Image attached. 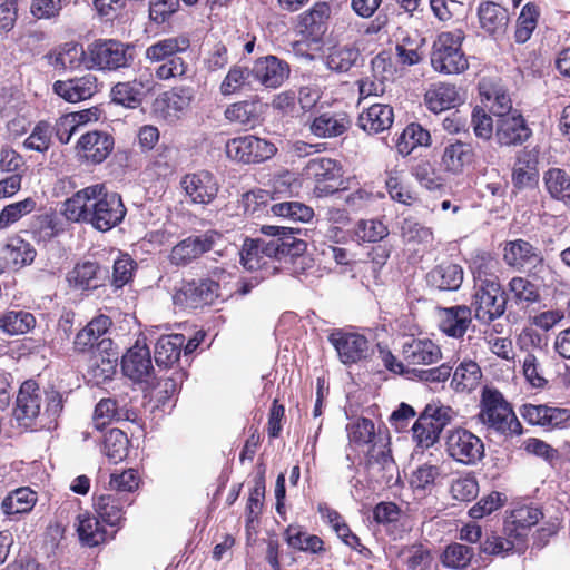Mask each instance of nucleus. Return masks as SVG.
<instances>
[{
	"label": "nucleus",
	"instance_id": "nucleus-1",
	"mask_svg": "<svg viewBox=\"0 0 570 570\" xmlns=\"http://www.w3.org/2000/svg\"><path fill=\"white\" fill-rule=\"evenodd\" d=\"M126 212L120 195L108 193L102 184L78 190L65 200L62 207V215L68 220L89 224L99 232H108L119 225Z\"/></svg>",
	"mask_w": 570,
	"mask_h": 570
},
{
	"label": "nucleus",
	"instance_id": "nucleus-2",
	"mask_svg": "<svg viewBox=\"0 0 570 570\" xmlns=\"http://www.w3.org/2000/svg\"><path fill=\"white\" fill-rule=\"evenodd\" d=\"M62 409V395L58 391H46L36 381L27 380L18 391L13 416L20 426L31 428L41 415L55 420Z\"/></svg>",
	"mask_w": 570,
	"mask_h": 570
},
{
	"label": "nucleus",
	"instance_id": "nucleus-3",
	"mask_svg": "<svg viewBox=\"0 0 570 570\" xmlns=\"http://www.w3.org/2000/svg\"><path fill=\"white\" fill-rule=\"evenodd\" d=\"M476 417L487 430L505 438L520 436L523 433L512 406L497 389H483Z\"/></svg>",
	"mask_w": 570,
	"mask_h": 570
},
{
	"label": "nucleus",
	"instance_id": "nucleus-4",
	"mask_svg": "<svg viewBox=\"0 0 570 570\" xmlns=\"http://www.w3.org/2000/svg\"><path fill=\"white\" fill-rule=\"evenodd\" d=\"M261 232L274 237L268 242L259 239L261 253L265 256L267 266L274 265L275 261L291 263L301 257L307 248L304 240L293 236L294 229L291 227L263 225Z\"/></svg>",
	"mask_w": 570,
	"mask_h": 570
},
{
	"label": "nucleus",
	"instance_id": "nucleus-5",
	"mask_svg": "<svg viewBox=\"0 0 570 570\" xmlns=\"http://www.w3.org/2000/svg\"><path fill=\"white\" fill-rule=\"evenodd\" d=\"M464 32L461 29L441 32L433 42L431 65L440 73L454 75L468 69L469 63L461 49Z\"/></svg>",
	"mask_w": 570,
	"mask_h": 570
},
{
	"label": "nucleus",
	"instance_id": "nucleus-6",
	"mask_svg": "<svg viewBox=\"0 0 570 570\" xmlns=\"http://www.w3.org/2000/svg\"><path fill=\"white\" fill-rule=\"evenodd\" d=\"M444 446L449 458L468 466L478 464L485 455L481 438L463 428L449 430L444 436Z\"/></svg>",
	"mask_w": 570,
	"mask_h": 570
},
{
	"label": "nucleus",
	"instance_id": "nucleus-7",
	"mask_svg": "<svg viewBox=\"0 0 570 570\" xmlns=\"http://www.w3.org/2000/svg\"><path fill=\"white\" fill-rule=\"evenodd\" d=\"M88 60L99 70L116 71L127 68L134 61L129 45L117 40H97L88 46Z\"/></svg>",
	"mask_w": 570,
	"mask_h": 570
},
{
	"label": "nucleus",
	"instance_id": "nucleus-8",
	"mask_svg": "<svg viewBox=\"0 0 570 570\" xmlns=\"http://www.w3.org/2000/svg\"><path fill=\"white\" fill-rule=\"evenodd\" d=\"M473 289L470 308L474 311V317L479 322L489 324L504 314L507 298L500 283L492 281L484 285H474Z\"/></svg>",
	"mask_w": 570,
	"mask_h": 570
},
{
	"label": "nucleus",
	"instance_id": "nucleus-9",
	"mask_svg": "<svg viewBox=\"0 0 570 570\" xmlns=\"http://www.w3.org/2000/svg\"><path fill=\"white\" fill-rule=\"evenodd\" d=\"M274 144L253 135L229 139L225 153L232 160L243 164H257L272 158L276 153Z\"/></svg>",
	"mask_w": 570,
	"mask_h": 570
},
{
	"label": "nucleus",
	"instance_id": "nucleus-10",
	"mask_svg": "<svg viewBox=\"0 0 570 570\" xmlns=\"http://www.w3.org/2000/svg\"><path fill=\"white\" fill-rule=\"evenodd\" d=\"M502 256L508 266L528 272L533 277H538L546 268L539 248L524 239L505 242Z\"/></svg>",
	"mask_w": 570,
	"mask_h": 570
},
{
	"label": "nucleus",
	"instance_id": "nucleus-11",
	"mask_svg": "<svg viewBox=\"0 0 570 570\" xmlns=\"http://www.w3.org/2000/svg\"><path fill=\"white\" fill-rule=\"evenodd\" d=\"M179 185L189 203L195 205L210 204L219 191L217 178L208 170L186 174L181 177Z\"/></svg>",
	"mask_w": 570,
	"mask_h": 570
},
{
	"label": "nucleus",
	"instance_id": "nucleus-12",
	"mask_svg": "<svg viewBox=\"0 0 570 570\" xmlns=\"http://www.w3.org/2000/svg\"><path fill=\"white\" fill-rule=\"evenodd\" d=\"M219 240H222V235L215 230L187 237L171 248L169 261L176 266L188 265L203 254L214 249Z\"/></svg>",
	"mask_w": 570,
	"mask_h": 570
},
{
	"label": "nucleus",
	"instance_id": "nucleus-13",
	"mask_svg": "<svg viewBox=\"0 0 570 570\" xmlns=\"http://www.w3.org/2000/svg\"><path fill=\"white\" fill-rule=\"evenodd\" d=\"M328 341L344 364L361 362L372 354L367 338L357 333L336 331L328 336Z\"/></svg>",
	"mask_w": 570,
	"mask_h": 570
},
{
	"label": "nucleus",
	"instance_id": "nucleus-14",
	"mask_svg": "<svg viewBox=\"0 0 570 570\" xmlns=\"http://www.w3.org/2000/svg\"><path fill=\"white\" fill-rule=\"evenodd\" d=\"M219 284L213 279L191 281L175 294L174 302L189 308L213 304L219 296Z\"/></svg>",
	"mask_w": 570,
	"mask_h": 570
},
{
	"label": "nucleus",
	"instance_id": "nucleus-15",
	"mask_svg": "<svg viewBox=\"0 0 570 570\" xmlns=\"http://www.w3.org/2000/svg\"><path fill=\"white\" fill-rule=\"evenodd\" d=\"M114 137L99 130L82 134L77 142V154L83 160L91 164H100L108 158L114 150Z\"/></svg>",
	"mask_w": 570,
	"mask_h": 570
},
{
	"label": "nucleus",
	"instance_id": "nucleus-16",
	"mask_svg": "<svg viewBox=\"0 0 570 570\" xmlns=\"http://www.w3.org/2000/svg\"><path fill=\"white\" fill-rule=\"evenodd\" d=\"M121 368L126 376L136 382H148L154 367L150 351L145 342L137 340L121 360Z\"/></svg>",
	"mask_w": 570,
	"mask_h": 570
},
{
	"label": "nucleus",
	"instance_id": "nucleus-17",
	"mask_svg": "<svg viewBox=\"0 0 570 570\" xmlns=\"http://www.w3.org/2000/svg\"><path fill=\"white\" fill-rule=\"evenodd\" d=\"M521 416L531 425L546 430L560 429L570 421V410L546 404H524L520 409Z\"/></svg>",
	"mask_w": 570,
	"mask_h": 570
},
{
	"label": "nucleus",
	"instance_id": "nucleus-18",
	"mask_svg": "<svg viewBox=\"0 0 570 570\" xmlns=\"http://www.w3.org/2000/svg\"><path fill=\"white\" fill-rule=\"evenodd\" d=\"M154 87L150 75H140L131 81L117 82L111 88V99L115 104L135 109L142 102L147 92Z\"/></svg>",
	"mask_w": 570,
	"mask_h": 570
},
{
	"label": "nucleus",
	"instance_id": "nucleus-19",
	"mask_svg": "<svg viewBox=\"0 0 570 570\" xmlns=\"http://www.w3.org/2000/svg\"><path fill=\"white\" fill-rule=\"evenodd\" d=\"M253 80L266 88H277L289 75L288 65L275 56H266L255 61Z\"/></svg>",
	"mask_w": 570,
	"mask_h": 570
},
{
	"label": "nucleus",
	"instance_id": "nucleus-20",
	"mask_svg": "<svg viewBox=\"0 0 570 570\" xmlns=\"http://www.w3.org/2000/svg\"><path fill=\"white\" fill-rule=\"evenodd\" d=\"M475 160V150L470 142L455 139L449 141L442 151L441 166L452 175H461Z\"/></svg>",
	"mask_w": 570,
	"mask_h": 570
},
{
	"label": "nucleus",
	"instance_id": "nucleus-21",
	"mask_svg": "<svg viewBox=\"0 0 570 570\" xmlns=\"http://www.w3.org/2000/svg\"><path fill=\"white\" fill-rule=\"evenodd\" d=\"M53 91L68 102H78L91 98L98 91V79L88 72L68 80H57Z\"/></svg>",
	"mask_w": 570,
	"mask_h": 570
},
{
	"label": "nucleus",
	"instance_id": "nucleus-22",
	"mask_svg": "<svg viewBox=\"0 0 570 570\" xmlns=\"http://www.w3.org/2000/svg\"><path fill=\"white\" fill-rule=\"evenodd\" d=\"M402 357L407 365H432L441 361L440 346L430 338H410L402 346Z\"/></svg>",
	"mask_w": 570,
	"mask_h": 570
},
{
	"label": "nucleus",
	"instance_id": "nucleus-23",
	"mask_svg": "<svg viewBox=\"0 0 570 570\" xmlns=\"http://www.w3.org/2000/svg\"><path fill=\"white\" fill-rule=\"evenodd\" d=\"M531 136L522 115L514 110L511 115L497 119L495 138L501 146L521 145Z\"/></svg>",
	"mask_w": 570,
	"mask_h": 570
},
{
	"label": "nucleus",
	"instance_id": "nucleus-24",
	"mask_svg": "<svg viewBox=\"0 0 570 570\" xmlns=\"http://www.w3.org/2000/svg\"><path fill=\"white\" fill-rule=\"evenodd\" d=\"M543 517L537 507L523 505L514 509L505 519L504 533L513 537L524 548L525 539L530 529Z\"/></svg>",
	"mask_w": 570,
	"mask_h": 570
},
{
	"label": "nucleus",
	"instance_id": "nucleus-25",
	"mask_svg": "<svg viewBox=\"0 0 570 570\" xmlns=\"http://www.w3.org/2000/svg\"><path fill=\"white\" fill-rule=\"evenodd\" d=\"M424 101L429 110L439 114L458 107L464 101V97L455 85L438 82L426 90Z\"/></svg>",
	"mask_w": 570,
	"mask_h": 570
},
{
	"label": "nucleus",
	"instance_id": "nucleus-26",
	"mask_svg": "<svg viewBox=\"0 0 570 570\" xmlns=\"http://www.w3.org/2000/svg\"><path fill=\"white\" fill-rule=\"evenodd\" d=\"M481 29L494 39L502 38L508 29L509 13L495 2H482L478 8Z\"/></svg>",
	"mask_w": 570,
	"mask_h": 570
},
{
	"label": "nucleus",
	"instance_id": "nucleus-27",
	"mask_svg": "<svg viewBox=\"0 0 570 570\" xmlns=\"http://www.w3.org/2000/svg\"><path fill=\"white\" fill-rule=\"evenodd\" d=\"M366 465L370 471L379 474L386 482L392 479L396 464L391 454L387 439L379 435L377 441L372 444L367 452Z\"/></svg>",
	"mask_w": 570,
	"mask_h": 570
},
{
	"label": "nucleus",
	"instance_id": "nucleus-28",
	"mask_svg": "<svg viewBox=\"0 0 570 570\" xmlns=\"http://www.w3.org/2000/svg\"><path fill=\"white\" fill-rule=\"evenodd\" d=\"M107 277L106 268H101L96 262L86 261L76 264L67 279L73 288L86 291L101 286Z\"/></svg>",
	"mask_w": 570,
	"mask_h": 570
},
{
	"label": "nucleus",
	"instance_id": "nucleus-29",
	"mask_svg": "<svg viewBox=\"0 0 570 570\" xmlns=\"http://www.w3.org/2000/svg\"><path fill=\"white\" fill-rule=\"evenodd\" d=\"M440 330L448 336L462 337L472 322L471 308L466 305H456L440 309Z\"/></svg>",
	"mask_w": 570,
	"mask_h": 570
},
{
	"label": "nucleus",
	"instance_id": "nucleus-30",
	"mask_svg": "<svg viewBox=\"0 0 570 570\" xmlns=\"http://www.w3.org/2000/svg\"><path fill=\"white\" fill-rule=\"evenodd\" d=\"M287 183L284 178H277L273 184V191L265 189H256L247 191L243 195L242 205L246 214L259 216L265 212H271V203L278 199L282 187H286Z\"/></svg>",
	"mask_w": 570,
	"mask_h": 570
},
{
	"label": "nucleus",
	"instance_id": "nucleus-31",
	"mask_svg": "<svg viewBox=\"0 0 570 570\" xmlns=\"http://www.w3.org/2000/svg\"><path fill=\"white\" fill-rule=\"evenodd\" d=\"M464 278V271L461 265L454 263H442L432 268L426 281L430 286L439 291H458Z\"/></svg>",
	"mask_w": 570,
	"mask_h": 570
},
{
	"label": "nucleus",
	"instance_id": "nucleus-32",
	"mask_svg": "<svg viewBox=\"0 0 570 570\" xmlns=\"http://www.w3.org/2000/svg\"><path fill=\"white\" fill-rule=\"evenodd\" d=\"M111 325L110 317L106 315H99L94 317L81 331H79L75 337L73 346L78 352H86L92 348L95 345L101 346L106 343V340L101 338Z\"/></svg>",
	"mask_w": 570,
	"mask_h": 570
},
{
	"label": "nucleus",
	"instance_id": "nucleus-33",
	"mask_svg": "<svg viewBox=\"0 0 570 570\" xmlns=\"http://www.w3.org/2000/svg\"><path fill=\"white\" fill-rule=\"evenodd\" d=\"M393 121V108L385 104H373L357 119L360 128L368 134L382 132L391 128Z\"/></svg>",
	"mask_w": 570,
	"mask_h": 570
},
{
	"label": "nucleus",
	"instance_id": "nucleus-34",
	"mask_svg": "<svg viewBox=\"0 0 570 570\" xmlns=\"http://www.w3.org/2000/svg\"><path fill=\"white\" fill-rule=\"evenodd\" d=\"M539 178L538 159L530 150L518 154L512 171V184L518 189L530 188L537 185Z\"/></svg>",
	"mask_w": 570,
	"mask_h": 570
},
{
	"label": "nucleus",
	"instance_id": "nucleus-35",
	"mask_svg": "<svg viewBox=\"0 0 570 570\" xmlns=\"http://www.w3.org/2000/svg\"><path fill=\"white\" fill-rule=\"evenodd\" d=\"M331 9L326 2H317L309 10L298 16V28L313 39H318L326 30V22L330 18Z\"/></svg>",
	"mask_w": 570,
	"mask_h": 570
},
{
	"label": "nucleus",
	"instance_id": "nucleus-36",
	"mask_svg": "<svg viewBox=\"0 0 570 570\" xmlns=\"http://www.w3.org/2000/svg\"><path fill=\"white\" fill-rule=\"evenodd\" d=\"M77 532L82 544L96 547L107 540L108 533L97 515L81 512L77 515Z\"/></svg>",
	"mask_w": 570,
	"mask_h": 570
},
{
	"label": "nucleus",
	"instance_id": "nucleus-37",
	"mask_svg": "<svg viewBox=\"0 0 570 570\" xmlns=\"http://www.w3.org/2000/svg\"><path fill=\"white\" fill-rule=\"evenodd\" d=\"M189 45V39L185 36L170 37L150 45L146 49L145 56L150 62L166 61L176 57L177 53L186 51Z\"/></svg>",
	"mask_w": 570,
	"mask_h": 570
},
{
	"label": "nucleus",
	"instance_id": "nucleus-38",
	"mask_svg": "<svg viewBox=\"0 0 570 570\" xmlns=\"http://www.w3.org/2000/svg\"><path fill=\"white\" fill-rule=\"evenodd\" d=\"M304 175L316 183H337L342 177V168L332 158L318 157L308 160Z\"/></svg>",
	"mask_w": 570,
	"mask_h": 570
},
{
	"label": "nucleus",
	"instance_id": "nucleus-39",
	"mask_svg": "<svg viewBox=\"0 0 570 570\" xmlns=\"http://www.w3.org/2000/svg\"><path fill=\"white\" fill-rule=\"evenodd\" d=\"M38 494L29 487L18 488L7 494L1 502V510L7 515L23 514L32 510Z\"/></svg>",
	"mask_w": 570,
	"mask_h": 570
},
{
	"label": "nucleus",
	"instance_id": "nucleus-40",
	"mask_svg": "<svg viewBox=\"0 0 570 570\" xmlns=\"http://www.w3.org/2000/svg\"><path fill=\"white\" fill-rule=\"evenodd\" d=\"M185 336L183 334L165 335L155 345V362L158 366L169 367L180 356Z\"/></svg>",
	"mask_w": 570,
	"mask_h": 570
},
{
	"label": "nucleus",
	"instance_id": "nucleus-41",
	"mask_svg": "<svg viewBox=\"0 0 570 570\" xmlns=\"http://www.w3.org/2000/svg\"><path fill=\"white\" fill-rule=\"evenodd\" d=\"M4 261L13 267H22L33 262L36 249L20 236H12L2 248Z\"/></svg>",
	"mask_w": 570,
	"mask_h": 570
},
{
	"label": "nucleus",
	"instance_id": "nucleus-42",
	"mask_svg": "<svg viewBox=\"0 0 570 570\" xmlns=\"http://www.w3.org/2000/svg\"><path fill=\"white\" fill-rule=\"evenodd\" d=\"M261 104L257 100H242L229 105L224 116L234 124L254 127L259 121Z\"/></svg>",
	"mask_w": 570,
	"mask_h": 570
},
{
	"label": "nucleus",
	"instance_id": "nucleus-43",
	"mask_svg": "<svg viewBox=\"0 0 570 570\" xmlns=\"http://www.w3.org/2000/svg\"><path fill=\"white\" fill-rule=\"evenodd\" d=\"M350 121L344 115L323 114L311 124V131L320 138H332L344 134Z\"/></svg>",
	"mask_w": 570,
	"mask_h": 570
},
{
	"label": "nucleus",
	"instance_id": "nucleus-44",
	"mask_svg": "<svg viewBox=\"0 0 570 570\" xmlns=\"http://www.w3.org/2000/svg\"><path fill=\"white\" fill-rule=\"evenodd\" d=\"M240 263L248 271H265L266 274H274L278 266H267L265 256L261 253L259 238H246L240 249Z\"/></svg>",
	"mask_w": 570,
	"mask_h": 570
},
{
	"label": "nucleus",
	"instance_id": "nucleus-45",
	"mask_svg": "<svg viewBox=\"0 0 570 570\" xmlns=\"http://www.w3.org/2000/svg\"><path fill=\"white\" fill-rule=\"evenodd\" d=\"M482 377L480 366L474 361H463L455 368L451 385L456 392L474 390Z\"/></svg>",
	"mask_w": 570,
	"mask_h": 570
},
{
	"label": "nucleus",
	"instance_id": "nucleus-46",
	"mask_svg": "<svg viewBox=\"0 0 570 570\" xmlns=\"http://www.w3.org/2000/svg\"><path fill=\"white\" fill-rule=\"evenodd\" d=\"M543 180L551 197L570 207V176L563 169L551 168L544 174Z\"/></svg>",
	"mask_w": 570,
	"mask_h": 570
},
{
	"label": "nucleus",
	"instance_id": "nucleus-47",
	"mask_svg": "<svg viewBox=\"0 0 570 570\" xmlns=\"http://www.w3.org/2000/svg\"><path fill=\"white\" fill-rule=\"evenodd\" d=\"M254 88L252 69L235 66L229 69L220 85L223 96H229L237 91H245Z\"/></svg>",
	"mask_w": 570,
	"mask_h": 570
},
{
	"label": "nucleus",
	"instance_id": "nucleus-48",
	"mask_svg": "<svg viewBox=\"0 0 570 570\" xmlns=\"http://www.w3.org/2000/svg\"><path fill=\"white\" fill-rule=\"evenodd\" d=\"M498 266V261L489 253L482 252L476 254L471 264L474 285H484L492 281L493 283H500L498 276L495 275Z\"/></svg>",
	"mask_w": 570,
	"mask_h": 570
},
{
	"label": "nucleus",
	"instance_id": "nucleus-49",
	"mask_svg": "<svg viewBox=\"0 0 570 570\" xmlns=\"http://www.w3.org/2000/svg\"><path fill=\"white\" fill-rule=\"evenodd\" d=\"M285 540L289 547L299 551L317 553L323 550V541L320 537L309 534L297 525H289L286 529Z\"/></svg>",
	"mask_w": 570,
	"mask_h": 570
},
{
	"label": "nucleus",
	"instance_id": "nucleus-50",
	"mask_svg": "<svg viewBox=\"0 0 570 570\" xmlns=\"http://www.w3.org/2000/svg\"><path fill=\"white\" fill-rule=\"evenodd\" d=\"M35 325V316L27 311H10L0 317V328L9 335L26 334Z\"/></svg>",
	"mask_w": 570,
	"mask_h": 570
},
{
	"label": "nucleus",
	"instance_id": "nucleus-51",
	"mask_svg": "<svg viewBox=\"0 0 570 570\" xmlns=\"http://www.w3.org/2000/svg\"><path fill=\"white\" fill-rule=\"evenodd\" d=\"M271 213L291 222L302 223L309 222L314 216L313 208L299 202L274 203L271 205Z\"/></svg>",
	"mask_w": 570,
	"mask_h": 570
},
{
	"label": "nucleus",
	"instance_id": "nucleus-52",
	"mask_svg": "<svg viewBox=\"0 0 570 570\" xmlns=\"http://www.w3.org/2000/svg\"><path fill=\"white\" fill-rule=\"evenodd\" d=\"M360 50L355 46L334 47L326 58L328 69L336 72L348 71L357 61Z\"/></svg>",
	"mask_w": 570,
	"mask_h": 570
},
{
	"label": "nucleus",
	"instance_id": "nucleus-53",
	"mask_svg": "<svg viewBox=\"0 0 570 570\" xmlns=\"http://www.w3.org/2000/svg\"><path fill=\"white\" fill-rule=\"evenodd\" d=\"M95 511L104 524L116 527L122 519V509L115 495H100L95 501Z\"/></svg>",
	"mask_w": 570,
	"mask_h": 570
},
{
	"label": "nucleus",
	"instance_id": "nucleus-54",
	"mask_svg": "<svg viewBox=\"0 0 570 570\" xmlns=\"http://www.w3.org/2000/svg\"><path fill=\"white\" fill-rule=\"evenodd\" d=\"M129 440L121 430L111 429L104 440V453L112 462H121L128 455Z\"/></svg>",
	"mask_w": 570,
	"mask_h": 570
},
{
	"label": "nucleus",
	"instance_id": "nucleus-55",
	"mask_svg": "<svg viewBox=\"0 0 570 570\" xmlns=\"http://www.w3.org/2000/svg\"><path fill=\"white\" fill-rule=\"evenodd\" d=\"M544 356L541 350L535 353H527L523 360V375L525 380L537 389H542L547 385L548 380L542 367L541 358Z\"/></svg>",
	"mask_w": 570,
	"mask_h": 570
},
{
	"label": "nucleus",
	"instance_id": "nucleus-56",
	"mask_svg": "<svg viewBox=\"0 0 570 570\" xmlns=\"http://www.w3.org/2000/svg\"><path fill=\"white\" fill-rule=\"evenodd\" d=\"M512 550H523L522 544L517 541L513 537L507 535L501 537L495 533L487 535L484 541L481 543V551L491 556H505Z\"/></svg>",
	"mask_w": 570,
	"mask_h": 570
},
{
	"label": "nucleus",
	"instance_id": "nucleus-57",
	"mask_svg": "<svg viewBox=\"0 0 570 570\" xmlns=\"http://www.w3.org/2000/svg\"><path fill=\"white\" fill-rule=\"evenodd\" d=\"M401 233L404 242L407 244H419L429 247L432 246L434 239L431 228L412 219H404Z\"/></svg>",
	"mask_w": 570,
	"mask_h": 570
},
{
	"label": "nucleus",
	"instance_id": "nucleus-58",
	"mask_svg": "<svg viewBox=\"0 0 570 570\" xmlns=\"http://www.w3.org/2000/svg\"><path fill=\"white\" fill-rule=\"evenodd\" d=\"M413 439L421 448H430L434 445L440 438V430L435 426L431 420L421 414L414 425L412 426Z\"/></svg>",
	"mask_w": 570,
	"mask_h": 570
},
{
	"label": "nucleus",
	"instance_id": "nucleus-59",
	"mask_svg": "<svg viewBox=\"0 0 570 570\" xmlns=\"http://www.w3.org/2000/svg\"><path fill=\"white\" fill-rule=\"evenodd\" d=\"M508 288L510 293L513 294L518 304L525 303L529 305L537 303L540 299L538 287L525 277H512L508 284Z\"/></svg>",
	"mask_w": 570,
	"mask_h": 570
},
{
	"label": "nucleus",
	"instance_id": "nucleus-60",
	"mask_svg": "<svg viewBox=\"0 0 570 570\" xmlns=\"http://www.w3.org/2000/svg\"><path fill=\"white\" fill-rule=\"evenodd\" d=\"M538 10L533 4H525L517 20V28L514 38L518 43L527 42L537 27L538 23Z\"/></svg>",
	"mask_w": 570,
	"mask_h": 570
},
{
	"label": "nucleus",
	"instance_id": "nucleus-61",
	"mask_svg": "<svg viewBox=\"0 0 570 570\" xmlns=\"http://www.w3.org/2000/svg\"><path fill=\"white\" fill-rule=\"evenodd\" d=\"M385 186L390 197L395 202L410 206L416 199L404 183L402 175L396 170L389 173Z\"/></svg>",
	"mask_w": 570,
	"mask_h": 570
},
{
	"label": "nucleus",
	"instance_id": "nucleus-62",
	"mask_svg": "<svg viewBox=\"0 0 570 570\" xmlns=\"http://www.w3.org/2000/svg\"><path fill=\"white\" fill-rule=\"evenodd\" d=\"M36 205L37 203L32 197L7 205L0 212V229L7 228L11 224L18 222L21 217L33 212Z\"/></svg>",
	"mask_w": 570,
	"mask_h": 570
},
{
	"label": "nucleus",
	"instance_id": "nucleus-63",
	"mask_svg": "<svg viewBox=\"0 0 570 570\" xmlns=\"http://www.w3.org/2000/svg\"><path fill=\"white\" fill-rule=\"evenodd\" d=\"M355 235L361 242L376 243L389 235V229L379 219H362L356 225Z\"/></svg>",
	"mask_w": 570,
	"mask_h": 570
},
{
	"label": "nucleus",
	"instance_id": "nucleus-64",
	"mask_svg": "<svg viewBox=\"0 0 570 570\" xmlns=\"http://www.w3.org/2000/svg\"><path fill=\"white\" fill-rule=\"evenodd\" d=\"M452 498L460 502H470L478 497L479 484L474 476L464 475L452 481L450 487Z\"/></svg>",
	"mask_w": 570,
	"mask_h": 570
}]
</instances>
